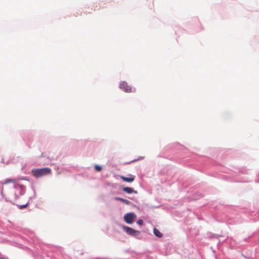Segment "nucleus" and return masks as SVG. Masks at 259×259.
Wrapping results in <instances>:
<instances>
[{
  "mask_svg": "<svg viewBox=\"0 0 259 259\" xmlns=\"http://www.w3.org/2000/svg\"><path fill=\"white\" fill-rule=\"evenodd\" d=\"M123 191L128 193V194H131L133 193H137V192L136 191H134L133 189L130 187H124L122 189Z\"/></svg>",
  "mask_w": 259,
  "mask_h": 259,
  "instance_id": "obj_6",
  "label": "nucleus"
},
{
  "mask_svg": "<svg viewBox=\"0 0 259 259\" xmlns=\"http://www.w3.org/2000/svg\"><path fill=\"white\" fill-rule=\"evenodd\" d=\"M137 223L139 225H142L143 224V221L142 220L140 219L138 221Z\"/></svg>",
  "mask_w": 259,
  "mask_h": 259,
  "instance_id": "obj_11",
  "label": "nucleus"
},
{
  "mask_svg": "<svg viewBox=\"0 0 259 259\" xmlns=\"http://www.w3.org/2000/svg\"><path fill=\"white\" fill-rule=\"evenodd\" d=\"M27 205V204H25V205H21V206H20V208H24V207H26Z\"/></svg>",
  "mask_w": 259,
  "mask_h": 259,
  "instance_id": "obj_12",
  "label": "nucleus"
},
{
  "mask_svg": "<svg viewBox=\"0 0 259 259\" xmlns=\"http://www.w3.org/2000/svg\"><path fill=\"white\" fill-rule=\"evenodd\" d=\"M16 182H17V180L15 179H8L6 180V181L3 183V184H8V183H15Z\"/></svg>",
  "mask_w": 259,
  "mask_h": 259,
  "instance_id": "obj_9",
  "label": "nucleus"
},
{
  "mask_svg": "<svg viewBox=\"0 0 259 259\" xmlns=\"http://www.w3.org/2000/svg\"><path fill=\"white\" fill-rule=\"evenodd\" d=\"M115 200H119L121 202H122V203L126 204V205H129L131 202L130 201L126 200V199H123L122 198H120V197H116L115 198Z\"/></svg>",
  "mask_w": 259,
  "mask_h": 259,
  "instance_id": "obj_7",
  "label": "nucleus"
},
{
  "mask_svg": "<svg viewBox=\"0 0 259 259\" xmlns=\"http://www.w3.org/2000/svg\"><path fill=\"white\" fill-rule=\"evenodd\" d=\"M95 168L98 171H100L102 168L101 166H99V165H96L95 166Z\"/></svg>",
  "mask_w": 259,
  "mask_h": 259,
  "instance_id": "obj_10",
  "label": "nucleus"
},
{
  "mask_svg": "<svg viewBox=\"0 0 259 259\" xmlns=\"http://www.w3.org/2000/svg\"><path fill=\"white\" fill-rule=\"evenodd\" d=\"M153 232L154 235L158 237H161L162 236V234L156 228H154L153 229Z\"/></svg>",
  "mask_w": 259,
  "mask_h": 259,
  "instance_id": "obj_8",
  "label": "nucleus"
},
{
  "mask_svg": "<svg viewBox=\"0 0 259 259\" xmlns=\"http://www.w3.org/2000/svg\"><path fill=\"white\" fill-rule=\"evenodd\" d=\"M120 178L122 181L128 183L132 182L135 179V176L132 175H130L129 177L121 176Z\"/></svg>",
  "mask_w": 259,
  "mask_h": 259,
  "instance_id": "obj_5",
  "label": "nucleus"
},
{
  "mask_svg": "<svg viewBox=\"0 0 259 259\" xmlns=\"http://www.w3.org/2000/svg\"><path fill=\"white\" fill-rule=\"evenodd\" d=\"M136 218V215L133 212L127 213L125 214L124 220L127 224H132Z\"/></svg>",
  "mask_w": 259,
  "mask_h": 259,
  "instance_id": "obj_3",
  "label": "nucleus"
},
{
  "mask_svg": "<svg viewBox=\"0 0 259 259\" xmlns=\"http://www.w3.org/2000/svg\"><path fill=\"white\" fill-rule=\"evenodd\" d=\"M119 87L121 89L125 92L132 93L135 91V90H133L132 87L128 85L127 83L125 81H122L119 84Z\"/></svg>",
  "mask_w": 259,
  "mask_h": 259,
  "instance_id": "obj_2",
  "label": "nucleus"
},
{
  "mask_svg": "<svg viewBox=\"0 0 259 259\" xmlns=\"http://www.w3.org/2000/svg\"><path fill=\"white\" fill-rule=\"evenodd\" d=\"M124 231L128 234L131 236H138L140 234V232L139 231H137L135 230H134L133 229L126 227L124 226L123 227Z\"/></svg>",
  "mask_w": 259,
  "mask_h": 259,
  "instance_id": "obj_4",
  "label": "nucleus"
},
{
  "mask_svg": "<svg viewBox=\"0 0 259 259\" xmlns=\"http://www.w3.org/2000/svg\"><path fill=\"white\" fill-rule=\"evenodd\" d=\"M32 172L35 177L38 178L51 174V169L50 168L45 167L33 169Z\"/></svg>",
  "mask_w": 259,
  "mask_h": 259,
  "instance_id": "obj_1",
  "label": "nucleus"
}]
</instances>
